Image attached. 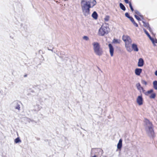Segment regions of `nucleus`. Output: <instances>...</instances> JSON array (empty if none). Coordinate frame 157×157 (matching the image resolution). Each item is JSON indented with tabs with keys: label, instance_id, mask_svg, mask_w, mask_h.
Here are the masks:
<instances>
[{
	"label": "nucleus",
	"instance_id": "obj_1",
	"mask_svg": "<svg viewBox=\"0 0 157 157\" xmlns=\"http://www.w3.org/2000/svg\"><path fill=\"white\" fill-rule=\"evenodd\" d=\"M97 3L95 0H90L85 2L82 6V12L85 16L90 14V8H93Z\"/></svg>",
	"mask_w": 157,
	"mask_h": 157
},
{
	"label": "nucleus",
	"instance_id": "obj_2",
	"mask_svg": "<svg viewBox=\"0 0 157 157\" xmlns=\"http://www.w3.org/2000/svg\"><path fill=\"white\" fill-rule=\"evenodd\" d=\"M144 127L147 134L150 137H153L155 136L154 126L149 120L146 119L144 121Z\"/></svg>",
	"mask_w": 157,
	"mask_h": 157
},
{
	"label": "nucleus",
	"instance_id": "obj_3",
	"mask_svg": "<svg viewBox=\"0 0 157 157\" xmlns=\"http://www.w3.org/2000/svg\"><path fill=\"white\" fill-rule=\"evenodd\" d=\"M94 52L97 56H101L103 53L102 49L101 48L99 44L97 42H94L93 43Z\"/></svg>",
	"mask_w": 157,
	"mask_h": 157
},
{
	"label": "nucleus",
	"instance_id": "obj_4",
	"mask_svg": "<svg viewBox=\"0 0 157 157\" xmlns=\"http://www.w3.org/2000/svg\"><path fill=\"white\" fill-rule=\"evenodd\" d=\"M108 27L107 26H104L102 25L99 29L98 34L100 36H103L105 34H107L108 33Z\"/></svg>",
	"mask_w": 157,
	"mask_h": 157
},
{
	"label": "nucleus",
	"instance_id": "obj_5",
	"mask_svg": "<svg viewBox=\"0 0 157 157\" xmlns=\"http://www.w3.org/2000/svg\"><path fill=\"white\" fill-rule=\"evenodd\" d=\"M103 153V151L100 148H93L91 150L90 154L93 155H95L97 156H101Z\"/></svg>",
	"mask_w": 157,
	"mask_h": 157
},
{
	"label": "nucleus",
	"instance_id": "obj_6",
	"mask_svg": "<svg viewBox=\"0 0 157 157\" xmlns=\"http://www.w3.org/2000/svg\"><path fill=\"white\" fill-rule=\"evenodd\" d=\"M21 104V102L18 101H14L12 103L13 106L15 109L18 110H20V105Z\"/></svg>",
	"mask_w": 157,
	"mask_h": 157
},
{
	"label": "nucleus",
	"instance_id": "obj_7",
	"mask_svg": "<svg viewBox=\"0 0 157 157\" xmlns=\"http://www.w3.org/2000/svg\"><path fill=\"white\" fill-rule=\"evenodd\" d=\"M122 40L125 42V44L126 43L131 44L132 42L130 37L128 36H123Z\"/></svg>",
	"mask_w": 157,
	"mask_h": 157
},
{
	"label": "nucleus",
	"instance_id": "obj_8",
	"mask_svg": "<svg viewBox=\"0 0 157 157\" xmlns=\"http://www.w3.org/2000/svg\"><path fill=\"white\" fill-rule=\"evenodd\" d=\"M143 99L142 94L138 96L136 99V102L139 105H142L143 104Z\"/></svg>",
	"mask_w": 157,
	"mask_h": 157
},
{
	"label": "nucleus",
	"instance_id": "obj_9",
	"mask_svg": "<svg viewBox=\"0 0 157 157\" xmlns=\"http://www.w3.org/2000/svg\"><path fill=\"white\" fill-rule=\"evenodd\" d=\"M33 107L34 108L32 110V111H34V113H37L42 108V107L38 104L34 105Z\"/></svg>",
	"mask_w": 157,
	"mask_h": 157
},
{
	"label": "nucleus",
	"instance_id": "obj_10",
	"mask_svg": "<svg viewBox=\"0 0 157 157\" xmlns=\"http://www.w3.org/2000/svg\"><path fill=\"white\" fill-rule=\"evenodd\" d=\"M108 46L109 48V52L111 56H113L114 53V48L111 44H108Z\"/></svg>",
	"mask_w": 157,
	"mask_h": 157
},
{
	"label": "nucleus",
	"instance_id": "obj_11",
	"mask_svg": "<svg viewBox=\"0 0 157 157\" xmlns=\"http://www.w3.org/2000/svg\"><path fill=\"white\" fill-rule=\"evenodd\" d=\"M144 61L143 59L140 58L139 59L138 66L139 67H142L144 65Z\"/></svg>",
	"mask_w": 157,
	"mask_h": 157
},
{
	"label": "nucleus",
	"instance_id": "obj_12",
	"mask_svg": "<svg viewBox=\"0 0 157 157\" xmlns=\"http://www.w3.org/2000/svg\"><path fill=\"white\" fill-rule=\"evenodd\" d=\"M141 89H142V90L143 92H144V94L146 95H147V96L149 94H151V93L153 92V90L152 89H151L149 90H148L147 91L145 92V90L144 89V88L143 87H141Z\"/></svg>",
	"mask_w": 157,
	"mask_h": 157
},
{
	"label": "nucleus",
	"instance_id": "obj_13",
	"mask_svg": "<svg viewBox=\"0 0 157 157\" xmlns=\"http://www.w3.org/2000/svg\"><path fill=\"white\" fill-rule=\"evenodd\" d=\"M122 140L121 139L119 140L118 143L117 144V148L120 151L121 150V148L122 147Z\"/></svg>",
	"mask_w": 157,
	"mask_h": 157
},
{
	"label": "nucleus",
	"instance_id": "obj_14",
	"mask_svg": "<svg viewBox=\"0 0 157 157\" xmlns=\"http://www.w3.org/2000/svg\"><path fill=\"white\" fill-rule=\"evenodd\" d=\"M143 30L144 33L146 34V35L151 40L152 43H153V41H154V39L152 37H151L148 33V32L146 30V29H143Z\"/></svg>",
	"mask_w": 157,
	"mask_h": 157
},
{
	"label": "nucleus",
	"instance_id": "obj_15",
	"mask_svg": "<svg viewBox=\"0 0 157 157\" xmlns=\"http://www.w3.org/2000/svg\"><path fill=\"white\" fill-rule=\"evenodd\" d=\"M142 69L141 68H137L135 69V72L136 75L139 76L140 75L142 71Z\"/></svg>",
	"mask_w": 157,
	"mask_h": 157
},
{
	"label": "nucleus",
	"instance_id": "obj_16",
	"mask_svg": "<svg viewBox=\"0 0 157 157\" xmlns=\"http://www.w3.org/2000/svg\"><path fill=\"white\" fill-rule=\"evenodd\" d=\"M130 44L128 43L125 44V46L127 50L129 52H130L132 51L130 45Z\"/></svg>",
	"mask_w": 157,
	"mask_h": 157
},
{
	"label": "nucleus",
	"instance_id": "obj_17",
	"mask_svg": "<svg viewBox=\"0 0 157 157\" xmlns=\"http://www.w3.org/2000/svg\"><path fill=\"white\" fill-rule=\"evenodd\" d=\"M132 48L134 51L138 52L139 51L137 45L136 44L133 43L132 44Z\"/></svg>",
	"mask_w": 157,
	"mask_h": 157
},
{
	"label": "nucleus",
	"instance_id": "obj_18",
	"mask_svg": "<svg viewBox=\"0 0 157 157\" xmlns=\"http://www.w3.org/2000/svg\"><path fill=\"white\" fill-rule=\"evenodd\" d=\"M92 17L94 19H97L98 17V14L95 11H94L92 14Z\"/></svg>",
	"mask_w": 157,
	"mask_h": 157
},
{
	"label": "nucleus",
	"instance_id": "obj_19",
	"mask_svg": "<svg viewBox=\"0 0 157 157\" xmlns=\"http://www.w3.org/2000/svg\"><path fill=\"white\" fill-rule=\"evenodd\" d=\"M135 13L137 15L139 16L140 17L142 18V19H144L143 16L141 14V13L137 10H136L134 11Z\"/></svg>",
	"mask_w": 157,
	"mask_h": 157
},
{
	"label": "nucleus",
	"instance_id": "obj_20",
	"mask_svg": "<svg viewBox=\"0 0 157 157\" xmlns=\"http://www.w3.org/2000/svg\"><path fill=\"white\" fill-rule=\"evenodd\" d=\"M130 20L132 21V22L134 25L136 27H138V25L135 22L134 19L132 17L130 19Z\"/></svg>",
	"mask_w": 157,
	"mask_h": 157
},
{
	"label": "nucleus",
	"instance_id": "obj_21",
	"mask_svg": "<svg viewBox=\"0 0 157 157\" xmlns=\"http://www.w3.org/2000/svg\"><path fill=\"white\" fill-rule=\"evenodd\" d=\"M153 84L154 88L155 90H157V81L155 80L154 81Z\"/></svg>",
	"mask_w": 157,
	"mask_h": 157
},
{
	"label": "nucleus",
	"instance_id": "obj_22",
	"mask_svg": "<svg viewBox=\"0 0 157 157\" xmlns=\"http://www.w3.org/2000/svg\"><path fill=\"white\" fill-rule=\"evenodd\" d=\"M119 6L120 8L123 11H125L126 10V8L124 5L121 3H120L119 4Z\"/></svg>",
	"mask_w": 157,
	"mask_h": 157
},
{
	"label": "nucleus",
	"instance_id": "obj_23",
	"mask_svg": "<svg viewBox=\"0 0 157 157\" xmlns=\"http://www.w3.org/2000/svg\"><path fill=\"white\" fill-rule=\"evenodd\" d=\"M21 142V140L20 139L19 137H17L14 140V142L16 144L18 143Z\"/></svg>",
	"mask_w": 157,
	"mask_h": 157
},
{
	"label": "nucleus",
	"instance_id": "obj_24",
	"mask_svg": "<svg viewBox=\"0 0 157 157\" xmlns=\"http://www.w3.org/2000/svg\"><path fill=\"white\" fill-rule=\"evenodd\" d=\"M152 94L149 96L150 98H155L156 97V94L154 93H152Z\"/></svg>",
	"mask_w": 157,
	"mask_h": 157
},
{
	"label": "nucleus",
	"instance_id": "obj_25",
	"mask_svg": "<svg viewBox=\"0 0 157 157\" xmlns=\"http://www.w3.org/2000/svg\"><path fill=\"white\" fill-rule=\"evenodd\" d=\"M142 22L144 24V25H143L144 26V27H147V28H148V27L149 26V25L148 23L145 22H144V21H142Z\"/></svg>",
	"mask_w": 157,
	"mask_h": 157
},
{
	"label": "nucleus",
	"instance_id": "obj_26",
	"mask_svg": "<svg viewBox=\"0 0 157 157\" xmlns=\"http://www.w3.org/2000/svg\"><path fill=\"white\" fill-rule=\"evenodd\" d=\"M136 86L137 88V89L139 90H140V88H141V87H142L141 86V85L140 83H137L136 84Z\"/></svg>",
	"mask_w": 157,
	"mask_h": 157
},
{
	"label": "nucleus",
	"instance_id": "obj_27",
	"mask_svg": "<svg viewBox=\"0 0 157 157\" xmlns=\"http://www.w3.org/2000/svg\"><path fill=\"white\" fill-rule=\"evenodd\" d=\"M125 15L126 17L129 18V19L132 17L130 16L129 15V13L128 12H126L125 13Z\"/></svg>",
	"mask_w": 157,
	"mask_h": 157
},
{
	"label": "nucleus",
	"instance_id": "obj_28",
	"mask_svg": "<svg viewBox=\"0 0 157 157\" xmlns=\"http://www.w3.org/2000/svg\"><path fill=\"white\" fill-rule=\"evenodd\" d=\"M129 7L132 11H133L134 10V9L132 5V4L131 2H130L129 4Z\"/></svg>",
	"mask_w": 157,
	"mask_h": 157
},
{
	"label": "nucleus",
	"instance_id": "obj_29",
	"mask_svg": "<svg viewBox=\"0 0 157 157\" xmlns=\"http://www.w3.org/2000/svg\"><path fill=\"white\" fill-rule=\"evenodd\" d=\"M109 16H106L104 18L105 21H108L109 19Z\"/></svg>",
	"mask_w": 157,
	"mask_h": 157
},
{
	"label": "nucleus",
	"instance_id": "obj_30",
	"mask_svg": "<svg viewBox=\"0 0 157 157\" xmlns=\"http://www.w3.org/2000/svg\"><path fill=\"white\" fill-rule=\"evenodd\" d=\"M134 17H135V18L137 20H138V21H141V19L138 16H137V15H134Z\"/></svg>",
	"mask_w": 157,
	"mask_h": 157
},
{
	"label": "nucleus",
	"instance_id": "obj_31",
	"mask_svg": "<svg viewBox=\"0 0 157 157\" xmlns=\"http://www.w3.org/2000/svg\"><path fill=\"white\" fill-rule=\"evenodd\" d=\"M113 43H118V40L117 39H114L113 41Z\"/></svg>",
	"mask_w": 157,
	"mask_h": 157
},
{
	"label": "nucleus",
	"instance_id": "obj_32",
	"mask_svg": "<svg viewBox=\"0 0 157 157\" xmlns=\"http://www.w3.org/2000/svg\"><path fill=\"white\" fill-rule=\"evenodd\" d=\"M141 83L142 84L145 85H147V82L143 80H141Z\"/></svg>",
	"mask_w": 157,
	"mask_h": 157
},
{
	"label": "nucleus",
	"instance_id": "obj_33",
	"mask_svg": "<svg viewBox=\"0 0 157 157\" xmlns=\"http://www.w3.org/2000/svg\"><path fill=\"white\" fill-rule=\"evenodd\" d=\"M83 38L86 40H89V38L87 36H84L83 37Z\"/></svg>",
	"mask_w": 157,
	"mask_h": 157
},
{
	"label": "nucleus",
	"instance_id": "obj_34",
	"mask_svg": "<svg viewBox=\"0 0 157 157\" xmlns=\"http://www.w3.org/2000/svg\"><path fill=\"white\" fill-rule=\"evenodd\" d=\"M83 2H85V0H82L81 2V6L82 7V5H83Z\"/></svg>",
	"mask_w": 157,
	"mask_h": 157
},
{
	"label": "nucleus",
	"instance_id": "obj_35",
	"mask_svg": "<svg viewBox=\"0 0 157 157\" xmlns=\"http://www.w3.org/2000/svg\"><path fill=\"white\" fill-rule=\"evenodd\" d=\"M125 3L127 4H129L130 2H129L128 0H124Z\"/></svg>",
	"mask_w": 157,
	"mask_h": 157
},
{
	"label": "nucleus",
	"instance_id": "obj_36",
	"mask_svg": "<svg viewBox=\"0 0 157 157\" xmlns=\"http://www.w3.org/2000/svg\"><path fill=\"white\" fill-rule=\"evenodd\" d=\"M153 42V43H152L153 44H154L155 43L157 44V40L156 39L155 40H154V41Z\"/></svg>",
	"mask_w": 157,
	"mask_h": 157
},
{
	"label": "nucleus",
	"instance_id": "obj_37",
	"mask_svg": "<svg viewBox=\"0 0 157 157\" xmlns=\"http://www.w3.org/2000/svg\"><path fill=\"white\" fill-rule=\"evenodd\" d=\"M147 29H149V31L150 32H151V31H152V30L151 28L150 27V26L148 27Z\"/></svg>",
	"mask_w": 157,
	"mask_h": 157
},
{
	"label": "nucleus",
	"instance_id": "obj_38",
	"mask_svg": "<svg viewBox=\"0 0 157 157\" xmlns=\"http://www.w3.org/2000/svg\"><path fill=\"white\" fill-rule=\"evenodd\" d=\"M27 121H29V122H30V121H32L31 120V119L29 118H27Z\"/></svg>",
	"mask_w": 157,
	"mask_h": 157
},
{
	"label": "nucleus",
	"instance_id": "obj_39",
	"mask_svg": "<svg viewBox=\"0 0 157 157\" xmlns=\"http://www.w3.org/2000/svg\"><path fill=\"white\" fill-rule=\"evenodd\" d=\"M155 74L156 76H157V70L155 72Z\"/></svg>",
	"mask_w": 157,
	"mask_h": 157
},
{
	"label": "nucleus",
	"instance_id": "obj_40",
	"mask_svg": "<svg viewBox=\"0 0 157 157\" xmlns=\"http://www.w3.org/2000/svg\"><path fill=\"white\" fill-rule=\"evenodd\" d=\"M98 156L94 155V156H92L91 157H97Z\"/></svg>",
	"mask_w": 157,
	"mask_h": 157
},
{
	"label": "nucleus",
	"instance_id": "obj_41",
	"mask_svg": "<svg viewBox=\"0 0 157 157\" xmlns=\"http://www.w3.org/2000/svg\"><path fill=\"white\" fill-rule=\"evenodd\" d=\"M27 74H25V75H24V77H27Z\"/></svg>",
	"mask_w": 157,
	"mask_h": 157
},
{
	"label": "nucleus",
	"instance_id": "obj_42",
	"mask_svg": "<svg viewBox=\"0 0 157 157\" xmlns=\"http://www.w3.org/2000/svg\"><path fill=\"white\" fill-rule=\"evenodd\" d=\"M48 49L49 50H50V51H51L53 52V49H50L49 48H48Z\"/></svg>",
	"mask_w": 157,
	"mask_h": 157
},
{
	"label": "nucleus",
	"instance_id": "obj_43",
	"mask_svg": "<svg viewBox=\"0 0 157 157\" xmlns=\"http://www.w3.org/2000/svg\"><path fill=\"white\" fill-rule=\"evenodd\" d=\"M37 140H40V138H37Z\"/></svg>",
	"mask_w": 157,
	"mask_h": 157
},
{
	"label": "nucleus",
	"instance_id": "obj_44",
	"mask_svg": "<svg viewBox=\"0 0 157 157\" xmlns=\"http://www.w3.org/2000/svg\"><path fill=\"white\" fill-rule=\"evenodd\" d=\"M48 140H45V141H48Z\"/></svg>",
	"mask_w": 157,
	"mask_h": 157
},
{
	"label": "nucleus",
	"instance_id": "obj_45",
	"mask_svg": "<svg viewBox=\"0 0 157 157\" xmlns=\"http://www.w3.org/2000/svg\"><path fill=\"white\" fill-rule=\"evenodd\" d=\"M1 93V91H0V93Z\"/></svg>",
	"mask_w": 157,
	"mask_h": 157
}]
</instances>
